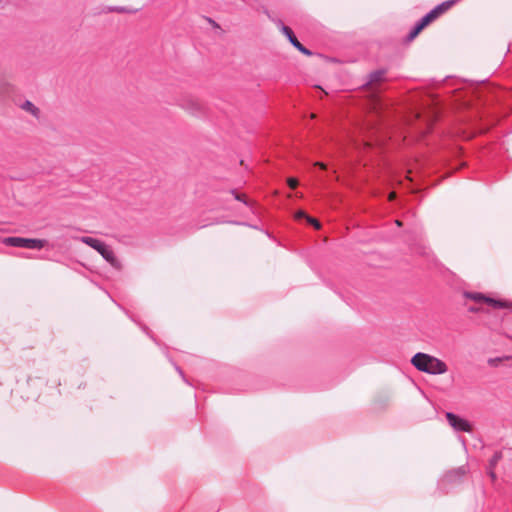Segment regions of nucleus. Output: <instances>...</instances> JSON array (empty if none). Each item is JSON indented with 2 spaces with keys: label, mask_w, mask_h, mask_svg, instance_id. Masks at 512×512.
Returning a JSON list of instances; mask_svg holds the SVG:
<instances>
[{
  "label": "nucleus",
  "mask_w": 512,
  "mask_h": 512,
  "mask_svg": "<svg viewBox=\"0 0 512 512\" xmlns=\"http://www.w3.org/2000/svg\"><path fill=\"white\" fill-rule=\"evenodd\" d=\"M296 217H297L298 219H302V218H304V219H306V220H307L308 215H307L304 211H298V212H297V214H296Z\"/></svg>",
  "instance_id": "nucleus-19"
},
{
  "label": "nucleus",
  "mask_w": 512,
  "mask_h": 512,
  "mask_svg": "<svg viewBox=\"0 0 512 512\" xmlns=\"http://www.w3.org/2000/svg\"><path fill=\"white\" fill-rule=\"evenodd\" d=\"M468 310H469L470 312L476 313V312H479V311H480V308L475 307V306H471V307H469V308H468Z\"/></svg>",
  "instance_id": "nucleus-20"
},
{
  "label": "nucleus",
  "mask_w": 512,
  "mask_h": 512,
  "mask_svg": "<svg viewBox=\"0 0 512 512\" xmlns=\"http://www.w3.org/2000/svg\"><path fill=\"white\" fill-rule=\"evenodd\" d=\"M287 184L291 189H295L298 186V180L296 178L290 177L287 179Z\"/></svg>",
  "instance_id": "nucleus-13"
},
{
  "label": "nucleus",
  "mask_w": 512,
  "mask_h": 512,
  "mask_svg": "<svg viewBox=\"0 0 512 512\" xmlns=\"http://www.w3.org/2000/svg\"><path fill=\"white\" fill-rule=\"evenodd\" d=\"M307 222L309 224L313 225L316 229L320 228V223L316 219H314V218H312L310 216L307 217Z\"/></svg>",
  "instance_id": "nucleus-14"
},
{
  "label": "nucleus",
  "mask_w": 512,
  "mask_h": 512,
  "mask_svg": "<svg viewBox=\"0 0 512 512\" xmlns=\"http://www.w3.org/2000/svg\"><path fill=\"white\" fill-rule=\"evenodd\" d=\"M445 416H446V419H447L449 425L455 431H458V432H470L471 431V425L466 419L461 418L460 416H458L452 412H447Z\"/></svg>",
  "instance_id": "nucleus-7"
},
{
  "label": "nucleus",
  "mask_w": 512,
  "mask_h": 512,
  "mask_svg": "<svg viewBox=\"0 0 512 512\" xmlns=\"http://www.w3.org/2000/svg\"><path fill=\"white\" fill-rule=\"evenodd\" d=\"M386 74V70L379 69L371 72L369 74L368 84L378 83L384 80V76Z\"/></svg>",
  "instance_id": "nucleus-9"
},
{
  "label": "nucleus",
  "mask_w": 512,
  "mask_h": 512,
  "mask_svg": "<svg viewBox=\"0 0 512 512\" xmlns=\"http://www.w3.org/2000/svg\"><path fill=\"white\" fill-rule=\"evenodd\" d=\"M188 109L190 110V112H191L192 114H197V113H198V111H199V109H200V106H199V104H198V103L192 102V104H191V108H188Z\"/></svg>",
  "instance_id": "nucleus-15"
},
{
  "label": "nucleus",
  "mask_w": 512,
  "mask_h": 512,
  "mask_svg": "<svg viewBox=\"0 0 512 512\" xmlns=\"http://www.w3.org/2000/svg\"><path fill=\"white\" fill-rule=\"evenodd\" d=\"M396 224H397L398 226H401V225H402V224H401V222H400L399 220H396Z\"/></svg>",
  "instance_id": "nucleus-22"
},
{
  "label": "nucleus",
  "mask_w": 512,
  "mask_h": 512,
  "mask_svg": "<svg viewBox=\"0 0 512 512\" xmlns=\"http://www.w3.org/2000/svg\"><path fill=\"white\" fill-rule=\"evenodd\" d=\"M80 241L95 249L110 264L115 265L117 260L114 255V252L103 241L88 236L81 237Z\"/></svg>",
  "instance_id": "nucleus-4"
},
{
  "label": "nucleus",
  "mask_w": 512,
  "mask_h": 512,
  "mask_svg": "<svg viewBox=\"0 0 512 512\" xmlns=\"http://www.w3.org/2000/svg\"><path fill=\"white\" fill-rule=\"evenodd\" d=\"M411 363L417 370L432 375L444 374L447 371L445 362L422 352L416 353L412 357Z\"/></svg>",
  "instance_id": "nucleus-1"
},
{
  "label": "nucleus",
  "mask_w": 512,
  "mask_h": 512,
  "mask_svg": "<svg viewBox=\"0 0 512 512\" xmlns=\"http://www.w3.org/2000/svg\"><path fill=\"white\" fill-rule=\"evenodd\" d=\"M502 453L500 451H497L493 454L491 459L489 460V466L491 469H494L497 465V463L501 460Z\"/></svg>",
  "instance_id": "nucleus-11"
},
{
  "label": "nucleus",
  "mask_w": 512,
  "mask_h": 512,
  "mask_svg": "<svg viewBox=\"0 0 512 512\" xmlns=\"http://www.w3.org/2000/svg\"><path fill=\"white\" fill-rule=\"evenodd\" d=\"M467 473V468L465 466H460L458 468L452 469L445 473L441 480V485H455L462 482L463 478Z\"/></svg>",
  "instance_id": "nucleus-6"
},
{
  "label": "nucleus",
  "mask_w": 512,
  "mask_h": 512,
  "mask_svg": "<svg viewBox=\"0 0 512 512\" xmlns=\"http://www.w3.org/2000/svg\"><path fill=\"white\" fill-rule=\"evenodd\" d=\"M282 32L286 35V37L288 38L289 42L297 49L299 50L301 53L305 54V55H311L312 52L307 49L305 46H303L297 39V37L295 36L294 32L292 31V29L288 26H285V25H282Z\"/></svg>",
  "instance_id": "nucleus-8"
},
{
  "label": "nucleus",
  "mask_w": 512,
  "mask_h": 512,
  "mask_svg": "<svg viewBox=\"0 0 512 512\" xmlns=\"http://www.w3.org/2000/svg\"><path fill=\"white\" fill-rule=\"evenodd\" d=\"M108 10L111 11V12H118V13H129V12H132L131 10H128L126 7H122V6L109 7Z\"/></svg>",
  "instance_id": "nucleus-12"
},
{
  "label": "nucleus",
  "mask_w": 512,
  "mask_h": 512,
  "mask_svg": "<svg viewBox=\"0 0 512 512\" xmlns=\"http://www.w3.org/2000/svg\"><path fill=\"white\" fill-rule=\"evenodd\" d=\"M143 330L146 331L147 334H149L147 327H143Z\"/></svg>",
  "instance_id": "nucleus-23"
},
{
  "label": "nucleus",
  "mask_w": 512,
  "mask_h": 512,
  "mask_svg": "<svg viewBox=\"0 0 512 512\" xmlns=\"http://www.w3.org/2000/svg\"><path fill=\"white\" fill-rule=\"evenodd\" d=\"M3 244L11 247H20L26 249H42L47 241L44 239H34V238H23L17 236L5 237L3 239Z\"/></svg>",
  "instance_id": "nucleus-3"
},
{
  "label": "nucleus",
  "mask_w": 512,
  "mask_h": 512,
  "mask_svg": "<svg viewBox=\"0 0 512 512\" xmlns=\"http://www.w3.org/2000/svg\"><path fill=\"white\" fill-rule=\"evenodd\" d=\"M394 198H395V194H391L390 199H394Z\"/></svg>",
  "instance_id": "nucleus-24"
},
{
  "label": "nucleus",
  "mask_w": 512,
  "mask_h": 512,
  "mask_svg": "<svg viewBox=\"0 0 512 512\" xmlns=\"http://www.w3.org/2000/svg\"><path fill=\"white\" fill-rule=\"evenodd\" d=\"M231 193L234 195L236 200L242 201L245 204L247 203L243 195L238 194L235 190H232Z\"/></svg>",
  "instance_id": "nucleus-16"
},
{
  "label": "nucleus",
  "mask_w": 512,
  "mask_h": 512,
  "mask_svg": "<svg viewBox=\"0 0 512 512\" xmlns=\"http://www.w3.org/2000/svg\"><path fill=\"white\" fill-rule=\"evenodd\" d=\"M463 296L467 299L473 300L476 303H487L493 308H507L508 304L502 300H496L491 297H487L479 292H464Z\"/></svg>",
  "instance_id": "nucleus-5"
},
{
  "label": "nucleus",
  "mask_w": 512,
  "mask_h": 512,
  "mask_svg": "<svg viewBox=\"0 0 512 512\" xmlns=\"http://www.w3.org/2000/svg\"><path fill=\"white\" fill-rule=\"evenodd\" d=\"M453 6V2H442L441 4L434 7L426 15H424L419 21L416 22L414 27L407 35V40L412 41L417 35L431 22L436 20L442 13L446 12Z\"/></svg>",
  "instance_id": "nucleus-2"
},
{
  "label": "nucleus",
  "mask_w": 512,
  "mask_h": 512,
  "mask_svg": "<svg viewBox=\"0 0 512 512\" xmlns=\"http://www.w3.org/2000/svg\"><path fill=\"white\" fill-rule=\"evenodd\" d=\"M487 472L489 476L491 477L492 481L496 480V474L494 472V469H491L490 467L487 468Z\"/></svg>",
  "instance_id": "nucleus-17"
},
{
  "label": "nucleus",
  "mask_w": 512,
  "mask_h": 512,
  "mask_svg": "<svg viewBox=\"0 0 512 512\" xmlns=\"http://www.w3.org/2000/svg\"><path fill=\"white\" fill-rule=\"evenodd\" d=\"M175 369H176V371L179 373V375L183 378V380H184L186 383H188V381H187V379L185 378V375H184V373H183L182 369H181L179 366H177V365H175Z\"/></svg>",
  "instance_id": "nucleus-18"
},
{
  "label": "nucleus",
  "mask_w": 512,
  "mask_h": 512,
  "mask_svg": "<svg viewBox=\"0 0 512 512\" xmlns=\"http://www.w3.org/2000/svg\"><path fill=\"white\" fill-rule=\"evenodd\" d=\"M316 165H317L320 169H322V170L326 169V166H325V164H323V163L318 162V163H316Z\"/></svg>",
  "instance_id": "nucleus-21"
},
{
  "label": "nucleus",
  "mask_w": 512,
  "mask_h": 512,
  "mask_svg": "<svg viewBox=\"0 0 512 512\" xmlns=\"http://www.w3.org/2000/svg\"><path fill=\"white\" fill-rule=\"evenodd\" d=\"M22 108L25 110V111H28L30 112L31 114L33 115H37V113L39 112V109L30 101L26 100L23 105H22Z\"/></svg>",
  "instance_id": "nucleus-10"
}]
</instances>
